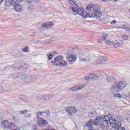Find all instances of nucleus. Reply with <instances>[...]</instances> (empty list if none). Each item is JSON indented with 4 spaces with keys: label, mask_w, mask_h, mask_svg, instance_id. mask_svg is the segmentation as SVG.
<instances>
[{
    "label": "nucleus",
    "mask_w": 130,
    "mask_h": 130,
    "mask_svg": "<svg viewBox=\"0 0 130 130\" xmlns=\"http://www.w3.org/2000/svg\"><path fill=\"white\" fill-rule=\"evenodd\" d=\"M111 25H114V24H116V20H113L111 22Z\"/></svg>",
    "instance_id": "58836bf2"
},
{
    "label": "nucleus",
    "mask_w": 130,
    "mask_h": 130,
    "mask_svg": "<svg viewBox=\"0 0 130 130\" xmlns=\"http://www.w3.org/2000/svg\"><path fill=\"white\" fill-rule=\"evenodd\" d=\"M43 119V118L40 117L38 118V124L40 125V126H42Z\"/></svg>",
    "instance_id": "b1692460"
},
{
    "label": "nucleus",
    "mask_w": 130,
    "mask_h": 130,
    "mask_svg": "<svg viewBox=\"0 0 130 130\" xmlns=\"http://www.w3.org/2000/svg\"><path fill=\"white\" fill-rule=\"evenodd\" d=\"M49 130H56V129H54V128H51V129H49Z\"/></svg>",
    "instance_id": "09e8293b"
},
{
    "label": "nucleus",
    "mask_w": 130,
    "mask_h": 130,
    "mask_svg": "<svg viewBox=\"0 0 130 130\" xmlns=\"http://www.w3.org/2000/svg\"><path fill=\"white\" fill-rule=\"evenodd\" d=\"M16 127V125L13 122H9L8 124V128L9 129H12Z\"/></svg>",
    "instance_id": "aec40b11"
},
{
    "label": "nucleus",
    "mask_w": 130,
    "mask_h": 130,
    "mask_svg": "<svg viewBox=\"0 0 130 130\" xmlns=\"http://www.w3.org/2000/svg\"><path fill=\"white\" fill-rule=\"evenodd\" d=\"M34 129H36V128H34Z\"/></svg>",
    "instance_id": "5fc2aeb1"
},
{
    "label": "nucleus",
    "mask_w": 130,
    "mask_h": 130,
    "mask_svg": "<svg viewBox=\"0 0 130 130\" xmlns=\"http://www.w3.org/2000/svg\"><path fill=\"white\" fill-rule=\"evenodd\" d=\"M118 120H120V119H118Z\"/></svg>",
    "instance_id": "4d7b16f0"
},
{
    "label": "nucleus",
    "mask_w": 130,
    "mask_h": 130,
    "mask_svg": "<svg viewBox=\"0 0 130 130\" xmlns=\"http://www.w3.org/2000/svg\"><path fill=\"white\" fill-rule=\"evenodd\" d=\"M106 58L104 57H100L96 61V64H105V61H106Z\"/></svg>",
    "instance_id": "ddd939ff"
},
{
    "label": "nucleus",
    "mask_w": 130,
    "mask_h": 130,
    "mask_svg": "<svg viewBox=\"0 0 130 130\" xmlns=\"http://www.w3.org/2000/svg\"><path fill=\"white\" fill-rule=\"evenodd\" d=\"M47 55H48V59L49 60H51V59L52 58V54L50 53H48Z\"/></svg>",
    "instance_id": "7c9ffc66"
},
{
    "label": "nucleus",
    "mask_w": 130,
    "mask_h": 130,
    "mask_svg": "<svg viewBox=\"0 0 130 130\" xmlns=\"http://www.w3.org/2000/svg\"><path fill=\"white\" fill-rule=\"evenodd\" d=\"M42 26L44 28H47V23L43 24Z\"/></svg>",
    "instance_id": "ea45409f"
},
{
    "label": "nucleus",
    "mask_w": 130,
    "mask_h": 130,
    "mask_svg": "<svg viewBox=\"0 0 130 130\" xmlns=\"http://www.w3.org/2000/svg\"><path fill=\"white\" fill-rule=\"evenodd\" d=\"M102 16V12L100 11L99 5H94L93 7V13L89 14V18H96L98 19Z\"/></svg>",
    "instance_id": "20e7f679"
},
{
    "label": "nucleus",
    "mask_w": 130,
    "mask_h": 130,
    "mask_svg": "<svg viewBox=\"0 0 130 130\" xmlns=\"http://www.w3.org/2000/svg\"><path fill=\"white\" fill-rule=\"evenodd\" d=\"M37 100H43V101H48V100H51V94L49 95H40L37 97Z\"/></svg>",
    "instance_id": "423d86ee"
},
{
    "label": "nucleus",
    "mask_w": 130,
    "mask_h": 130,
    "mask_svg": "<svg viewBox=\"0 0 130 130\" xmlns=\"http://www.w3.org/2000/svg\"><path fill=\"white\" fill-rule=\"evenodd\" d=\"M127 120H128V118H127Z\"/></svg>",
    "instance_id": "6e6d98bb"
},
{
    "label": "nucleus",
    "mask_w": 130,
    "mask_h": 130,
    "mask_svg": "<svg viewBox=\"0 0 130 130\" xmlns=\"http://www.w3.org/2000/svg\"><path fill=\"white\" fill-rule=\"evenodd\" d=\"M102 1H103V2H107V1L110 2V0H102Z\"/></svg>",
    "instance_id": "de8ad7c7"
},
{
    "label": "nucleus",
    "mask_w": 130,
    "mask_h": 130,
    "mask_svg": "<svg viewBox=\"0 0 130 130\" xmlns=\"http://www.w3.org/2000/svg\"><path fill=\"white\" fill-rule=\"evenodd\" d=\"M122 28L123 29H128V27H127V26H126L125 25H122Z\"/></svg>",
    "instance_id": "79ce46f5"
},
{
    "label": "nucleus",
    "mask_w": 130,
    "mask_h": 130,
    "mask_svg": "<svg viewBox=\"0 0 130 130\" xmlns=\"http://www.w3.org/2000/svg\"><path fill=\"white\" fill-rule=\"evenodd\" d=\"M9 123V122L8 121V120L3 121L1 125V126L4 129H5V128H8Z\"/></svg>",
    "instance_id": "2eb2a0df"
},
{
    "label": "nucleus",
    "mask_w": 130,
    "mask_h": 130,
    "mask_svg": "<svg viewBox=\"0 0 130 130\" xmlns=\"http://www.w3.org/2000/svg\"><path fill=\"white\" fill-rule=\"evenodd\" d=\"M22 50L23 52H29V48L27 47H25L24 48H22Z\"/></svg>",
    "instance_id": "c756f323"
},
{
    "label": "nucleus",
    "mask_w": 130,
    "mask_h": 130,
    "mask_svg": "<svg viewBox=\"0 0 130 130\" xmlns=\"http://www.w3.org/2000/svg\"><path fill=\"white\" fill-rule=\"evenodd\" d=\"M122 39L123 40H128V37L127 36H123L122 37Z\"/></svg>",
    "instance_id": "f704fd0d"
},
{
    "label": "nucleus",
    "mask_w": 130,
    "mask_h": 130,
    "mask_svg": "<svg viewBox=\"0 0 130 130\" xmlns=\"http://www.w3.org/2000/svg\"><path fill=\"white\" fill-rule=\"evenodd\" d=\"M105 43L107 44V45H112L113 42L109 40H106L105 41Z\"/></svg>",
    "instance_id": "cd10ccee"
},
{
    "label": "nucleus",
    "mask_w": 130,
    "mask_h": 130,
    "mask_svg": "<svg viewBox=\"0 0 130 130\" xmlns=\"http://www.w3.org/2000/svg\"><path fill=\"white\" fill-rule=\"evenodd\" d=\"M14 10L16 12L21 13L23 10V7H22V5L20 4L16 5L14 7Z\"/></svg>",
    "instance_id": "4468645a"
},
{
    "label": "nucleus",
    "mask_w": 130,
    "mask_h": 130,
    "mask_svg": "<svg viewBox=\"0 0 130 130\" xmlns=\"http://www.w3.org/2000/svg\"><path fill=\"white\" fill-rule=\"evenodd\" d=\"M107 35H103V36H102V40H105L106 39H107Z\"/></svg>",
    "instance_id": "473e14b6"
},
{
    "label": "nucleus",
    "mask_w": 130,
    "mask_h": 130,
    "mask_svg": "<svg viewBox=\"0 0 130 130\" xmlns=\"http://www.w3.org/2000/svg\"><path fill=\"white\" fill-rule=\"evenodd\" d=\"M113 95L114 97H115L116 98H121V95H120V93H113Z\"/></svg>",
    "instance_id": "bb28decb"
},
{
    "label": "nucleus",
    "mask_w": 130,
    "mask_h": 130,
    "mask_svg": "<svg viewBox=\"0 0 130 130\" xmlns=\"http://www.w3.org/2000/svg\"><path fill=\"white\" fill-rule=\"evenodd\" d=\"M126 87V81H122L120 82H115L114 86L111 88V91H114V92H120L123 90L124 88Z\"/></svg>",
    "instance_id": "7ed1b4c3"
},
{
    "label": "nucleus",
    "mask_w": 130,
    "mask_h": 130,
    "mask_svg": "<svg viewBox=\"0 0 130 130\" xmlns=\"http://www.w3.org/2000/svg\"><path fill=\"white\" fill-rule=\"evenodd\" d=\"M115 122H116V119H115V118L111 117V118L109 119V116H108V120L107 123H106V125H107L109 123L110 124H113V123H115Z\"/></svg>",
    "instance_id": "dca6fc26"
},
{
    "label": "nucleus",
    "mask_w": 130,
    "mask_h": 130,
    "mask_svg": "<svg viewBox=\"0 0 130 130\" xmlns=\"http://www.w3.org/2000/svg\"><path fill=\"white\" fill-rule=\"evenodd\" d=\"M28 10L29 11H30V12H32V11H34V6H30L29 8H28Z\"/></svg>",
    "instance_id": "c9c22d12"
},
{
    "label": "nucleus",
    "mask_w": 130,
    "mask_h": 130,
    "mask_svg": "<svg viewBox=\"0 0 130 130\" xmlns=\"http://www.w3.org/2000/svg\"><path fill=\"white\" fill-rule=\"evenodd\" d=\"M77 2V0H69V3L70 5L71 6H74L75 4H76V2Z\"/></svg>",
    "instance_id": "a878e982"
},
{
    "label": "nucleus",
    "mask_w": 130,
    "mask_h": 130,
    "mask_svg": "<svg viewBox=\"0 0 130 130\" xmlns=\"http://www.w3.org/2000/svg\"><path fill=\"white\" fill-rule=\"evenodd\" d=\"M128 31H130V28H129Z\"/></svg>",
    "instance_id": "864d4df0"
},
{
    "label": "nucleus",
    "mask_w": 130,
    "mask_h": 130,
    "mask_svg": "<svg viewBox=\"0 0 130 130\" xmlns=\"http://www.w3.org/2000/svg\"><path fill=\"white\" fill-rule=\"evenodd\" d=\"M98 77H99V76L97 74H89L85 77V80L89 82V81L91 80H96Z\"/></svg>",
    "instance_id": "1a4fd4ad"
},
{
    "label": "nucleus",
    "mask_w": 130,
    "mask_h": 130,
    "mask_svg": "<svg viewBox=\"0 0 130 130\" xmlns=\"http://www.w3.org/2000/svg\"><path fill=\"white\" fill-rule=\"evenodd\" d=\"M4 2V0H0V5Z\"/></svg>",
    "instance_id": "49530a36"
},
{
    "label": "nucleus",
    "mask_w": 130,
    "mask_h": 130,
    "mask_svg": "<svg viewBox=\"0 0 130 130\" xmlns=\"http://www.w3.org/2000/svg\"><path fill=\"white\" fill-rule=\"evenodd\" d=\"M27 112H28V110H23V111H21L20 112V113L21 114H26V113H27Z\"/></svg>",
    "instance_id": "72a5a7b5"
},
{
    "label": "nucleus",
    "mask_w": 130,
    "mask_h": 130,
    "mask_svg": "<svg viewBox=\"0 0 130 130\" xmlns=\"http://www.w3.org/2000/svg\"><path fill=\"white\" fill-rule=\"evenodd\" d=\"M13 130H20V128L19 127H17L16 129H14Z\"/></svg>",
    "instance_id": "a18cd8bd"
},
{
    "label": "nucleus",
    "mask_w": 130,
    "mask_h": 130,
    "mask_svg": "<svg viewBox=\"0 0 130 130\" xmlns=\"http://www.w3.org/2000/svg\"><path fill=\"white\" fill-rule=\"evenodd\" d=\"M94 123H95V122H94L93 120L90 119L87 122L86 126L87 127H90V126H93V125H94Z\"/></svg>",
    "instance_id": "a211bd4d"
},
{
    "label": "nucleus",
    "mask_w": 130,
    "mask_h": 130,
    "mask_svg": "<svg viewBox=\"0 0 130 130\" xmlns=\"http://www.w3.org/2000/svg\"><path fill=\"white\" fill-rule=\"evenodd\" d=\"M45 130H49V129H45Z\"/></svg>",
    "instance_id": "3c124183"
},
{
    "label": "nucleus",
    "mask_w": 130,
    "mask_h": 130,
    "mask_svg": "<svg viewBox=\"0 0 130 130\" xmlns=\"http://www.w3.org/2000/svg\"><path fill=\"white\" fill-rule=\"evenodd\" d=\"M63 59V56H57L54 59V61H51L53 66H56L60 67V68H64V67H68L69 64L68 62Z\"/></svg>",
    "instance_id": "f03ea898"
},
{
    "label": "nucleus",
    "mask_w": 130,
    "mask_h": 130,
    "mask_svg": "<svg viewBox=\"0 0 130 130\" xmlns=\"http://www.w3.org/2000/svg\"><path fill=\"white\" fill-rule=\"evenodd\" d=\"M48 124V122H47V121L44 120V119H43V122H42V126H45V125H47Z\"/></svg>",
    "instance_id": "393cba45"
},
{
    "label": "nucleus",
    "mask_w": 130,
    "mask_h": 130,
    "mask_svg": "<svg viewBox=\"0 0 130 130\" xmlns=\"http://www.w3.org/2000/svg\"><path fill=\"white\" fill-rule=\"evenodd\" d=\"M19 3V0H6L5 2V6L7 7H11V6H15V5Z\"/></svg>",
    "instance_id": "0eeeda50"
},
{
    "label": "nucleus",
    "mask_w": 130,
    "mask_h": 130,
    "mask_svg": "<svg viewBox=\"0 0 130 130\" xmlns=\"http://www.w3.org/2000/svg\"><path fill=\"white\" fill-rule=\"evenodd\" d=\"M94 7H95V6H94V5L93 4L88 5L86 7V10L87 11H90V10H91V9H94Z\"/></svg>",
    "instance_id": "5701e85b"
},
{
    "label": "nucleus",
    "mask_w": 130,
    "mask_h": 130,
    "mask_svg": "<svg viewBox=\"0 0 130 130\" xmlns=\"http://www.w3.org/2000/svg\"><path fill=\"white\" fill-rule=\"evenodd\" d=\"M34 2L36 4H38L40 2V0H34Z\"/></svg>",
    "instance_id": "c03bdc74"
},
{
    "label": "nucleus",
    "mask_w": 130,
    "mask_h": 130,
    "mask_svg": "<svg viewBox=\"0 0 130 130\" xmlns=\"http://www.w3.org/2000/svg\"><path fill=\"white\" fill-rule=\"evenodd\" d=\"M72 9L73 15H79L81 16L83 19H87L90 17V13L86 12L84 8H80L79 6L76 5L75 7H72Z\"/></svg>",
    "instance_id": "f257e3e1"
},
{
    "label": "nucleus",
    "mask_w": 130,
    "mask_h": 130,
    "mask_svg": "<svg viewBox=\"0 0 130 130\" xmlns=\"http://www.w3.org/2000/svg\"><path fill=\"white\" fill-rule=\"evenodd\" d=\"M43 114V112H40L37 114V116H40V115L42 116Z\"/></svg>",
    "instance_id": "4c0bfd02"
},
{
    "label": "nucleus",
    "mask_w": 130,
    "mask_h": 130,
    "mask_svg": "<svg viewBox=\"0 0 130 130\" xmlns=\"http://www.w3.org/2000/svg\"><path fill=\"white\" fill-rule=\"evenodd\" d=\"M114 1H115V2H117V1H118V0H114Z\"/></svg>",
    "instance_id": "8fccbe9b"
},
{
    "label": "nucleus",
    "mask_w": 130,
    "mask_h": 130,
    "mask_svg": "<svg viewBox=\"0 0 130 130\" xmlns=\"http://www.w3.org/2000/svg\"><path fill=\"white\" fill-rule=\"evenodd\" d=\"M124 98H129L130 99V92H127V95L124 94Z\"/></svg>",
    "instance_id": "2f4dec72"
},
{
    "label": "nucleus",
    "mask_w": 130,
    "mask_h": 130,
    "mask_svg": "<svg viewBox=\"0 0 130 130\" xmlns=\"http://www.w3.org/2000/svg\"><path fill=\"white\" fill-rule=\"evenodd\" d=\"M107 81L108 83H112L113 81H114V79L112 76H110L109 75H107Z\"/></svg>",
    "instance_id": "6ab92c4d"
},
{
    "label": "nucleus",
    "mask_w": 130,
    "mask_h": 130,
    "mask_svg": "<svg viewBox=\"0 0 130 130\" xmlns=\"http://www.w3.org/2000/svg\"><path fill=\"white\" fill-rule=\"evenodd\" d=\"M66 58L70 62H75L77 60V57L74 55H69Z\"/></svg>",
    "instance_id": "9b49d317"
},
{
    "label": "nucleus",
    "mask_w": 130,
    "mask_h": 130,
    "mask_svg": "<svg viewBox=\"0 0 130 130\" xmlns=\"http://www.w3.org/2000/svg\"><path fill=\"white\" fill-rule=\"evenodd\" d=\"M112 45L114 47H115V48H117V47H119V46L123 45V41H121L120 42H119L115 40L113 42Z\"/></svg>",
    "instance_id": "f8f14e48"
},
{
    "label": "nucleus",
    "mask_w": 130,
    "mask_h": 130,
    "mask_svg": "<svg viewBox=\"0 0 130 130\" xmlns=\"http://www.w3.org/2000/svg\"><path fill=\"white\" fill-rule=\"evenodd\" d=\"M87 87V84H84L81 85H77L70 89L71 91H78L79 90H81V89H83V88H85Z\"/></svg>",
    "instance_id": "9d476101"
},
{
    "label": "nucleus",
    "mask_w": 130,
    "mask_h": 130,
    "mask_svg": "<svg viewBox=\"0 0 130 130\" xmlns=\"http://www.w3.org/2000/svg\"><path fill=\"white\" fill-rule=\"evenodd\" d=\"M89 60H91V57H86L81 59V61H84L85 62H88Z\"/></svg>",
    "instance_id": "4be33fe9"
},
{
    "label": "nucleus",
    "mask_w": 130,
    "mask_h": 130,
    "mask_svg": "<svg viewBox=\"0 0 130 130\" xmlns=\"http://www.w3.org/2000/svg\"><path fill=\"white\" fill-rule=\"evenodd\" d=\"M117 130H125V128L124 127H119Z\"/></svg>",
    "instance_id": "37998d69"
},
{
    "label": "nucleus",
    "mask_w": 130,
    "mask_h": 130,
    "mask_svg": "<svg viewBox=\"0 0 130 130\" xmlns=\"http://www.w3.org/2000/svg\"><path fill=\"white\" fill-rule=\"evenodd\" d=\"M91 114H93V112H91Z\"/></svg>",
    "instance_id": "603ef678"
},
{
    "label": "nucleus",
    "mask_w": 130,
    "mask_h": 130,
    "mask_svg": "<svg viewBox=\"0 0 130 130\" xmlns=\"http://www.w3.org/2000/svg\"><path fill=\"white\" fill-rule=\"evenodd\" d=\"M4 90V87L0 86V93H2V92H3Z\"/></svg>",
    "instance_id": "a19ab883"
},
{
    "label": "nucleus",
    "mask_w": 130,
    "mask_h": 130,
    "mask_svg": "<svg viewBox=\"0 0 130 130\" xmlns=\"http://www.w3.org/2000/svg\"><path fill=\"white\" fill-rule=\"evenodd\" d=\"M66 110L68 111L69 115H73V114L76 113L78 110L75 107H69L66 108Z\"/></svg>",
    "instance_id": "6e6552de"
},
{
    "label": "nucleus",
    "mask_w": 130,
    "mask_h": 130,
    "mask_svg": "<svg viewBox=\"0 0 130 130\" xmlns=\"http://www.w3.org/2000/svg\"><path fill=\"white\" fill-rule=\"evenodd\" d=\"M121 126V123L119 122H117V123H115L114 125V127L117 129L118 128H120Z\"/></svg>",
    "instance_id": "412c9836"
},
{
    "label": "nucleus",
    "mask_w": 130,
    "mask_h": 130,
    "mask_svg": "<svg viewBox=\"0 0 130 130\" xmlns=\"http://www.w3.org/2000/svg\"><path fill=\"white\" fill-rule=\"evenodd\" d=\"M23 1L25 0H19L20 2H23ZM26 2L29 4H32V3H33V2H32V0H26Z\"/></svg>",
    "instance_id": "e433bc0d"
},
{
    "label": "nucleus",
    "mask_w": 130,
    "mask_h": 130,
    "mask_svg": "<svg viewBox=\"0 0 130 130\" xmlns=\"http://www.w3.org/2000/svg\"><path fill=\"white\" fill-rule=\"evenodd\" d=\"M14 76L16 78L18 77V78H20V79H21V80H25V79H26V76L23 75L22 73L15 74Z\"/></svg>",
    "instance_id": "f3484780"
},
{
    "label": "nucleus",
    "mask_w": 130,
    "mask_h": 130,
    "mask_svg": "<svg viewBox=\"0 0 130 130\" xmlns=\"http://www.w3.org/2000/svg\"><path fill=\"white\" fill-rule=\"evenodd\" d=\"M47 28H51L54 25L52 22L47 23Z\"/></svg>",
    "instance_id": "c85d7f7f"
},
{
    "label": "nucleus",
    "mask_w": 130,
    "mask_h": 130,
    "mask_svg": "<svg viewBox=\"0 0 130 130\" xmlns=\"http://www.w3.org/2000/svg\"><path fill=\"white\" fill-rule=\"evenodd\" d=\"M129 11H130V9H129Z\"/></svg>",
    "instance_id": "13d9d810"
},
{
    "label": "nucleus",
    "mask_w": 130,
    "mask_h": 130,
    "mask_svg": "<svg viewBox=\"0 0 130 130\" xmlns=\"http://www.w3.org/2000/svg\"><path fill=\"white\" fill-rule=\"evenodd\" d=\"M108 115H105V116H98L94 121V124L95 125H99V123L106 124V123H107V121H108Z\"/></svg>",
    "instance_id": "39448f33"
}]
</instances>
